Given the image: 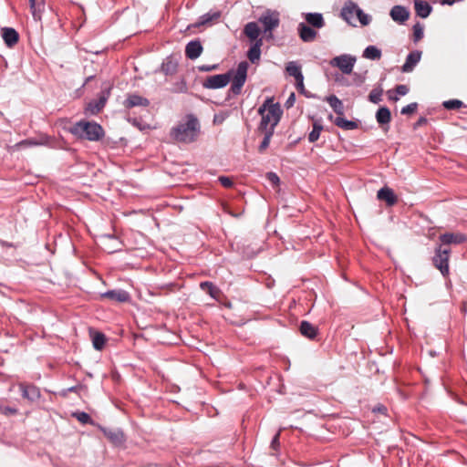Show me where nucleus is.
Segmentation results:
<instances>
[{
  "label": "nucleus",
  "mask_w": 467,
  "mask_h": 467,
  "mask_svg": "<svg viewBox=\"0 0 467 467\" xmlns=\"http://www.w3.org/2000/svg\"><path fill=\"white\" fill-rule=\"evenodd\" d=\"M258 113L261 115L259 130L261 131L274 132L282 115V109L279 104L274 103V99L269 98L259 108Z\"/></svg>",
  "instance_id": "1"
},
{
  "label": "nucleus",
  "mask_w": 467,
  "mask_h": 467,
  "mask_svg": "<svg viewBox=\"0 0 467 467\" xmlns=\"http://www.w3.org/2000/svg\"><path fill=\"white\" fill-rule=\"evenodd\" d=\"M200 130L198 119L188 115L171 130V135L178 142L190 143L196 140Z\"/></svg>",
  "instance_id": "2"
},
{
  "label": "nucleus",
  "mask_w": 467,
  "mask_h": 467,
  "mask_svg": "<svg viewBox=\"0 0 467 467\" xmlns=\"http://www.w3.org/2000/svg\"><path fill=\"white\" fill-rule=\"evenodd\" d=\"M244 35L253 43L248 50L247 57L252 63H255L260 59L261 47L263 46V38H260L261 29L256 22H249L244 26Z\"/></svg>",
  "instance_id": "3"
},
{
  "label": "nucleus",
  "mask_w": 467,
  "mask_h": 467,
  "mask_svg": "<svg viewBox=\"0 0 467 467\" xmlns=\"http://www.w3.org/2000/svg\"><path fill=\"white\" fill-rule=\"evenodd\" d=\"M258 23L263 27V39L267 41L274 39V31L280 25V13L276 10L266 9L258 18Z\"/></svg>",
  "instance_id": "4"
},
{
  "label": "nucleus",
  "mask_w": 467,
  "mask_h": 467,
  "mask_svg": "<svg viewBox=\"0 0 467 467\" xmlns=\"http://www.w3.org/2000/svg\"><path fill=\"white\" fill-rule=\"evenodd\" d=\"M71 132L78 138L99 140L104 135L103 129L96 122L79 121L71 128Z\"/></svg>",
  "instance_id": "5"
},
{
  "label": "nucleus",
  "mask_w": 467,
  "mask_h": 467,
  "mask_svg": "<svg viewBox=\"0 0 467 467\" xmlns=\"http://www.w3.org/2000/svg\"><path fill=\"white\" fill-rule=\"evenodd\" d=\"M451 250L449 248H441V244H440L436 250L435 254L433 256V264L434 265L441 271L443 276L449 275V258H450Z\"/></svg>",
  "instance_id": "6"
},
{
  "label": "nucleus",
  "mask_w": 467,
  "mask_h": 467,
  "mask_svg": "<svg viewBox=\"0 0 467 467\" xmlns=\"http://www.w3.org/2000/svg\"><path fill=\"white\" fill-rule=\"evenodd\" d=\"M357 59L355 57L348 54L335 57L330 60V65L338 67L344 74H351Z\"/></svg>",
  "instance_id": "7"
},
{
  "label": "nucleus",
  "mask_w": 467,
  "mask_h": 467,
  "mask_svg": "<svg viewBox=\"0 0 467 467\" xmlns=\"http://www.w3.org/2000/svg\"><path fill=\"white\" fill-rule=\"evenodd\" d=\"M248 64L245 61L241 62L234 75L231 90L234 94L238 95L245 83L247 77Z\"/></svg>",
  "instance_id": "8"
},
{
  "label": "nucleus",
  "mask_w": 467,
  "mask_h": 467,
  "mask_svg": "<svg viewBox=\"0 0 467 467\" xmlns=\"http://www.w3.org/2000/svg\"><path fill=\"white\" fill-rule=\"evenodd\" d=\"M230 79L231 77L229 73L210 76L203 82V87L212 89L222 88L227 86Z\"/></svg>",
  "instance_id": "9"
},
{
  "label": "nucleus",
  "mask_w": 467,
  "mask_h": 467,
  "mask_svg": "<svg viewBox=\"0 0 467 467\" xmlns=\"http://www.w3.org/2000/svg\"><path fill=\"white\" fill-rule=\"evenodd\" d=\"M441 244H460L467 241V236L462 233H445L440 235Z\"/></svg>",
  "instance_id": "10"
},
{
  "label": "nucleus",
  "mask_w": 467,
  "mask_h": 467,
  "mask_svg": "<svg viewBox=\"0 0 467 467\" xmlns=\"http://www.w3.org/2000/svg\"><path fill=\"white\" fill-rule=\"evenodd\" d=\"M358 9V5L352 1H348L341 10L342 18L348 24L354 25L353 22L355 20Z\"/></svg>",
  "instance_id": "11"
},
{
  "label": "nucleus",
  "mask_w": 467,
  "mask_h": 467,
  "mask_svg": "<svg viewBox=\"0 0 467 467\" xmlns=\"http://www.w3.org/2000/svg\"><path fill=\"white\" fill-rule=\"evenodd\" d=\"M297 30L299 37L304 42H313L317 36V32L305 23H300Z\"/></svg>",
  "instance_id": "12"
},
{
  "label": "nucleus",
  "mask_w": 467,
  "mask_h": 467,
  "mask_svg": "<svg viewBox=\"0 0 467 467\" xmlns=\"http://www.w3.org/2000/svg\"><path fill=\"white\" fill-rule=\"evenodd\" d=\"M390 17L397 23L402 24L410 17L408 9L401 5H395L390 10Z\"/></svg>",
  "instance_id": "13"
},
{
  "label": "nucleus",
  "mask_w": 467,
  "mask_h": 467,
  "mask_svg": "<svg viewBox=\"0 0 467 467\" xmlns=\"http://www.w3.org/2000/svg\"><path fill=\"white\" fill-rule=\"evenodd\" d=\"M1 35H2L4 42L9 47H13L18 42L19 35L12 27L2 28Z\"/></svg>",
  "instance_id": "14"
},
{
  "label": "nucleus",
  "mask_w": 467,
  "mask_h": 467,
  "mask_svg": "<svg viewBox=\"0 0 467 467\" xmlns=\"http://www.w3.org/2000/svg\"><path fill=\"white\" fill-rule=\"evenodd\" d=\"M103 298L123 303L130 299V295L124 290H110L100 295Z\"/></svg>",
  "instance_id": "15"
},
{
  "label": "nucleus",
  "mask_w": 467,
  "mask_h": 467,
  "mask_svg": "<svg viewBox=\"0 0 467 467\" xmlns=\"http://www.w3.org/2000/svg\"><path fill=\"white\" fill-rule=\"evenodd\" d=\"M377 197L381 201H385L389 206H393L398 201L393 190L389 187L381 188L378 192Z\"/></svg>",
  "instance_id": "16"
},
{
  "label": "nucleus",
  "mask_w": 467,
  "mask_h": 467,
  "mask_svg": "<svg viewBox=\"0 0 467 467\" xmlns=\"http://www.w3.org/2000/svg\"><path fill=\"white\" fill-rule=\"evenodd\" d=\"M421 57V52L413 51L410 52L406 58L405 63L402 66L403 72H411L414 67L420 62Z\"/></svg>",
  "instance_id": "17"
},
{
  "label": "nucleus",
  "mask_w": 467,
  "mask_h": 467,
  "mask_svg": "<svg viewBox=\"0 0 467 467\" xmlns=\"http://www.w3.org/2000/svg\"><path fill=\"white\" fill-rule=\"evenodd\" d=\"M202 52V47L200 41H191L185 47L186 57L190 59H196L201 56Z\"/></svg>",
  "instance_id": "18"
},
{
  "label": "nucleus",
  "mask_w": 467,
  "mask_h": 467,
  "mask_svg": "<svg viewBox=\"0 0 467 467\" xmlns=\"http://www.w3.org/2000/svg\"><path fill=\"white\" fill-rule=\"evenodd\" d=\"M104 435L115 445L122 444L125 441L123 432L119 429H103Z\"/></svg>",
  "instance_id": "19"
},
{
  "label": "nucleus",
  "mask_w": 467,
  "mask_h": 467,
  "mask_svg": "<svg viewBox=\"0 0 467 467\" xmlns=\"http://www.w3.org/2000/svg\"><path fill=\"white\" fill-rule=\"evenodd\" d=\"M22 396L31 401L36 400L40 397L39 389L33 385L20 384Z\"/></svg>",
  "instance_id": "20"
},
{
  "label": "nucleus",
  "mask_w": 467,
  "mask_h": 467,
  "mask_svg": "<svg viewBox=\"0 0 467 467\" xmlns=\"http://www.w3.org/2000/svg\"><path fill=\"white\" fill-rule=\"evenodd\" d=\"M308 25L315 28H322L325 26V20L320 13H306L304 15Z\"/></svg>",
  "instance_id": "21"
},
{
  "label": "nucleus",
  "mask_w": 467,
  "mask_h": 467,
  "mask_svg": "<svg viewBox=\"0 0 467 467\" xmlns=\"http://www.w3.org/2000/svg\"><path fill=\"white\" fill-rule=\"evenodd\" d=\"M414 7L416 14L422 18L428 17L431 12V6L422 0H415Z\"/></svg>",
  "instance_id": "22"
},
{
  "label": "nucleus",
  "mask_w": 467,
  "mask_h": 467,
  "mask_svg": "<svg viewBox=\"0 0 467 467\" xmlns=\"http://www.w3.org/2000/svg\"><path fill=\"white\" fill-rule=\"evenodd\" d=\"M92 344L95 349L101 350L106 343V337L103 333L95 330L89 331Z\"/></svg>",
  "instance_id": "23"
},
{
  "label": "nucleus",
  "mask_w": 467,
  "mask_h": 467,
  "mask_svg": "<svg viewBox=\"0 0 467 467\" xmlns=\"http://www.w3.org/2000/svg\"><path fill=\"white\" fill-rule=\"evenodd\" d=\"M108 96H109V92L107 93V95L101 96L98 100L92 101V102L88 103V105L86 109L90 114H97V113H99L103 109V107L105 106V103H106V100L108 99Z\"/></svg>",
  "instance_id": "24"
},
{
  "label": "nucleus",
  "mask_w": 467,
  "mask_h": 467,
  "mask_svg": "<svg viewBox=\"0 0 467 467\" xmlns=\"http://www.w3.org/2000/svg\"><path fill=\"white\" fill-rule=\"evenodd\" d=\"M326 100L338 116L344 115V105L337 96L330 95L326 98Z\"/></svg>",
  "instance_id": "25"
},
{
  "label": "nucleus",
  "mask_w": 467,
  "mask_h": 467,
  "mask_svg": "<svg viewBox=\"0 0 467 467\" xmlns=\"http://www.w3.org/2000/svg\"><path fill=\"white\" fill-rule=\"evenodd\" d=\"M149 105V100L145 98H142L139 95H130L126 101H125V106L127 108H133V107H136V106H148Z\"/></svg>",
  "instance_id": "26"
},
{
  "label": "nucleus",
  "mask_w": 467,
  "mask_h": 467,
  "mask_svg": "<svg viewBox=\"0 0 467 467\" xmlns=\"http://www.w3.org/2000/svg\"><path fill=\"white\" fill-rule=\"evenodd\" d=\"M376 119L380 125L389 124L391 120L390 110L386 107L379 108L376 113Z\"/></svg>",
  "instance_id": "27"
},
{
  "label": "nucleus",
  "mask_w": 467,
  "mask_h": 467,
  "mask_svg": "<svg viewBox=\"0 0 467 467\" xmlns=\"http://www.w3.org/2000/svg\"><path fill=\"white\" fill-rule=\"evenodd\" d=\"M300 332L303 336L312 339L317 336V328L307 321H302L300 325Z\"/></svg>",
  "instance_id": "28"
},
{
  "label": "nucleus",
  "mask_w": 467,
  "mask_h": 467,
  "mask_svg": "<svg viewBox=\"0 0 467 467\" xmlns=\"http://www.w3.org/2000/svg\"><path fill=\"white\" fill-rule=\"evenodd\" d=\"M285 70L290 76L294 77L296 80H301L303 74L301 71V67L297 64V62L291 61L287 63Z\"/></svg>",
  "instance_id": "29"
},
{
  "label": "nucleus",
  "mask_w": 467,
  "mask_h": 467,
  "mask_svg": "<svg viewBox=\"0 0 467 467\" xmlns=\"http://www.w3.org/2000/svg\"><path fill=\"white\" fill-rule=\"evenodd\" d=\"M363 57L370 60H379L381 57V50L375 46H368L363 51Z\"/></svg>",
  "instance_id": "30"
},
{
  "label": "nucleus",
  "mask_w": 467,
  "mask_h": 467,
  "mask_svg": "<svg viewBox=\"0 0 467 467\" xmlns=\"http://www.w3.org/2000/svg\"><path fill=\"white\" fill-rule=\"evenodd\" d=\"M334 123L343 129V130H355L357 127H358V124L352 120H348L346 119H344L342 116H337L335 119H334Z\"/></svg>",
  "instance_id": "31"
},
{
  "label": "nucleus",
  "mask_w": 467,
  "mask_h": 467,
  "mask_svg": "<svg viewBox=\"0 0 467 467\" xmlns=\"http://www.w3.org/2000/svg\"><path fill=\"white\" fill-rule=\"evenodd\" d=\"M32 14L36 19L40 18V13L44 9V0H29Z\"/></svg>",
  "instance_id": "32"
},
{
  "label": "nucleus",
  "mask_w": 467,
  "mask_h": 467,
  "mask_svg": "<svg viewBox=\"0 0 467 467\" xmlns=\"http://www.w3.org/2000/svg\"><path fill=\"white\" fill-rule=\"evenodd\" d=\"M200 287L207 292L213 298H217L220 295V290L211 282H202Z\"/></svg>",
  "instance_id": "33"
},
{
  "label": "nucleus",
  "mask_w": 467,
  "mask_h": 467,
  "mask_svg": "<svg viewBox=\"0 0 467 467\" xmlns=\"http://www.w3.org/2000/svg\"><path fill=\"white\" fill-rule=\"evenodd\" d=\"M47 143V138L43 137L40 140H34V139L25 140L17 143L16 146L18 148H22V147L45 145Z\"/></svg>",
  "instance_id": "34"
},
{
  "label": "nucleus",
  "mask_w": 467,
  "mask_h": 467,
  "mask_svg": "<svg viewBox=\"0 0 467 467\" xmlns=\"http://www.w3.org/2000/svg\"><path fill=\"white\" fill-rule=\"evenodd\" d=\"M322 130H323L322 125L315 122L313 125V130L308 135L309 141L310 142L317 141L320 136Z\"/></svg>",
  "instance_id": "35"
},
{
  "label": "nucleus",
  "mask_w": 467,
  "mask_h": 467,
  "mask_svg": "<svg viewBox=\"0 0 467 467\" xmlns=\"http://www.w3.org/2000/svg\"><path fill=\"white\" fill-rule=\"evenodd\" d=\"M442 106L449 110L458 109L463 106V102L459 99H450L443 101Z\"/></svg>",
  "instance_id": "36"
},
{
  "label": "nucleus",
  "mask_w": 467,
  "mask_h": 467,
  "mask_svg": "<svg viewBox=\"0 0 467 467\" xmlns=\"http://www.w3.org/2000/svg\"><path fill=\"white\" fill-rule=\"evenodd\" d=\"M383 90L381 88H374L368 95V99L372 103H379L381 101Z\"/></svg>",
  "instance_id": "37"
},
{
  "label": "nucleus",
  "mask_w": 467,
  "mask_h": 467,
  "mask_svg": "<svg viewBox=\"0 0 467 467\" xmlns=\"http://www.w3.org/2000/svg\"><path fill=\"white\" fill-rule=\"evenodd\" d=\"M356 17L358 19L362 26H368L371 21V16L365 14L359 7L357 11Z\"/></svg>",
  "instance_id": "38"
},
{
  "label": "nucleus",
  "mask_w": 467,
  "mask_h": 467,
  "mask_svg": "<svg viewBox=\"0 0 467 467\" xmlns=\"http://www.w3.org/2000/svg\"><path fill=\"white\" fill-rule=\"evenodd\" d=\"M423 37V26L420 24L413 26V38L415 42L420 41Z\"/></svg>",
  "instance_id": "39"
},
{
  "label": "nucleus",
  "mask_w": 467,
  "mask_h": 467,
  "mask_svg": "<svg viewBox=\"0 0 467 467\" xmlns=\"http://www.w3.org/2000/svg\"><path fill=\"white\" fill-rule=\"evenodd\" d=\"M262 132L265 134V137H264V140H263V141L261 142V144L259 146V150L260 151H264L269 146L271 137H272V135L274 133L272 131H262Z\"/></svg>",
  "instance_id": "40"
},
{
  "label": "nucleus",
  "mask_w": 467,
  "mask_h": 467,
  "mask_svg": "<svg viewBox=\"0 0 467 467\" xmlns=\"http://www.w3.org/2000/svg\"><path fill=\"white\" fill-rule=\"evenodd\" d=\"M219 13H213V14H205L200 18V22L198 23V26L200 25H205L214 19H217L219 17Z\"/></svg>",
  "instance_id": "41"
},
{
  "label": "nucleus",
  "mask_w": 467,
  "mask_h": 467,
  "mask_svg": "<svg viewBox=\"0 0 467 467\" xmlns=\"http://www.w3.org/2000/svg\"><path fill=\"white\" fill-rule=\"evenodd\" d=\"M73 416L75 418H77L78 420L80 421L81 423H91L92 422L90 416L86 412H75L73 414Z\"/></svg>",
  "instance_id": "42"
},
{
  "label": "nucleus",
  "mask_w": 467,
  "mask_h": 467,
  "mask_svg": "<svg viewBox=\"0 0 467 467\" xmlns=\"http://www.w3.org/2000/svg\"><path fill=\"white\" fill-rule=\"evenodd\" d=\"M418 104L416 102L410 103L401 109V114L409 115L412 114L417 110Z\"/></svg>",
  "instance_id": "43"
},
{
  "label": "nucleus",
  "mask_w": 467,
  "mask_h": 467,
  "mask_svg": "<svg viewBox=\"0 0 467 467\" xmlns=\"http://www.w3.org/2000/svg\"><path fill=\"white\" fill-rule=\"evenodd\" d=\"M162 70L168 74V73H171L175 70V67H176V64H174L172 61L171 60H168L166 62H164L162 64Z\"/></svg>",
  "instance_id": "44"
},
{
  "label": "nucleus",
  "mask_w": 467,
  "mask_h": 467,
  "mask_svg": "<svg viewBox=\"0 0 467 467\" xmlns=\"http://www.w3.org/2000/svg\"><path fill=\"white\" fill-rule=\"evenodd\" d=\"M219 182L225 188H231L234 184L232 179L229 177H225V176L219 177Z\"/></svg>",
  "instance_id": "45"
},
{
  "label": "nucleus",
  "mask_w": 467,
  "mask_h": 467,
  "mask_svg": "<svg viewBox=\"0 0 467 467\" xmlns=\"http://www.w3.org/2000/svg\"><path fill=\"white\" fill-rule=\"evenodd\" d=\"M267 179L273 185H277L279 183V177L274 172L267 173Z\"/></svg>",
  "instance_id": "46"
},
{
  "label": "nucleus",
  "mask_w": 467,
  "mask_h": 467,
  "mask_svg": "<svg viewBox=\"0 0 467 467\" xmlns=\"http://www.w3.org/2000/svg\"><path fill=\"white\" fill-rule=\"evenodd\" d=\"M353 81L357 86H360L365 81V77L360 74L355 73L353 75Z\"/></svg>",
  "instance_id": "47"
},
{
  "label": "nucleus",
  "mask_w": 467,
  "mask_h": 467,
  "mask_svg": "<svg viewBox=\"0 0 467 467\" xmlns=\"http://www.w3.org/2000/svg\"><path fill=\"white\" fill-rule=\"evenodd\" d=\"M280 431H278V432L274 436V438H273V440L271 441V447L274 450H276L278 448V446H279Z\"/></svg>",
  "instance_id": "48"
},
{
  "label": "nucleus",
  "mask_w": 467,
  "mask_h": 467,
  "mask_svg": "<svg viewBox=\"0 0 467 467\" xmlns=\"http://www.w3.org/2000/svg\"><path fill=\"white\" fill-rule=\"evenodd\" d=\"M396 91H397V93H398L399 95H400V96H404V95H406V94L408 93L409 88H407V86H405V85H399V86H397V88H396Z\"/></svg>",
  "instance_id": "49"
},
{
  "label": "nucleus",
  "mask_w": 467,
  "mask_h": 467,
  "mask_svg": "<svg viewBox=\"0 0 467 467\" xmlns=\"http://www.w3.org/2000/svg\"><path fill=\"white\" fill-rule=\"evenodd\" d=\"M201 71L208 72L212 71L217 68V65H212V66H201L200 67Z\"/></svg>",
  "instance_id": "50"
},
{
  "label": "nucleus",
  "mask_w": 467,
  "mask_h": 467,
  "mask_svg": "<svg viewBox=\"0 0 467 467\" xmlns=\"http://www.w3.org/2000/svg\"><path fill=\"white\" fill-rule=\"evenodd\" d=\"M295 100H296L295 94H294V93H292V94L289 96V98H288V99L286 100V102H285L286 107H287V108L292 107V106L294 105V103H295Z\"/></svg>",
  "instance_id": "51"
},
{
  "label": "nucleus",
  "mask_w": 467,
  "mask_h": 467,
  "mask_svg": "<svg viewBox=\"0 0 467 467\" xmlns=\"http://www.w3.org/2000/svg\"><path fill=\"white\" fill-rule=\"evenodd\" d=\"M296 88L299 91L304 90V76L301 78V80H296Z\"/></svg>",
  "instance_id": "52"
},
{
  "label": "nucleus",
  "mask_w": 467,
  "mask_h": 467,
  "mask_svg": "<svg viewBox=\"0 0 467 467\" xmlns=\"http://www.w3.org/2000/svg\"><path fill=\"white\" fill-rule=\"evenodd\" d=\"M428 122L427 119L424 118V117H420L418 121L416 122V126L417 127H420V126H423L425 125L426 123Z\"/></svg>",
  "instance_id": "53"
},
{
  "label": "nucleus",
  "mask_w": 467,
  "mask_h": 467,
  "mask_svg": "<svg viewBox=\"0 0 467 467\" xmlns=\"http://www.w3.org/2000/svg\"><path fill=\"white\" fill-rule=\"evenodd\" d=\"M3 411L5 414H16L17 412V410L16 409L9 408V407L5 408Z\"/></svg>",
  "instance_id": "54"
},
{
  "label": "nucleus",
  "mask_w": 467,
  "mask_h": 467,
  "mask_svg": "<svg viewBox=\"0 0 467 467\" xmlns=\"http://www.w3.org/2000/svg\"><path fill=\"white\" fill-rule=\"evenodd\" d=\"M455 3V0H441L442 5H451Z\"/></svg>",
  "instance_id": "55"
}]
</instances>
